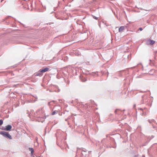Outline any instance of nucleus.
Segmentation results:
<instances>
[{
    "label": "nucleus",
    "instance_id": "f257e3e1",
    "mask_svg": "<svg viewBox=\"0 0 157 157\" xmlns=\"http://www.w3.org/2000/svg\"><path fill=\"white\" fill-rule=\"evenodd\" d=\"M0 133L5 137L8 138L10 139H12L11 136L7 132L5 131H2Z\"/></svg>",
    "mask_w": 157,
    "mask_h": 157
},
{
    "label": "nucleus",
    "instance_id": "f03ea898",
    "mask_svg": "<svg viewBox=\"0 0 157 157\" xmlns=\"http://www.w3.org/2000/svg\"><path fill=\"white\" fill-rule=\"evenodd\" d=\"M155 42V41L151 40H147L146 42V44L148 45H152Z\"/></svg>",
    "mask_w": 157,
    "mask_h": 157
},
{
    "label": "nucleus",
    "instance_id": "7ed1b4c3",
    "mask_svg": "<svg viewBox=\"0 0 157 157\" xmlns=\"http://www.w3.org/2000/svg\"><path fill=\"white\" fill-rule=\"evenodd\" d=\"M11 128L12 126L10 125H8L6 126L4 130L6 131H9L11 129Z\"/></svg>",
    "mask_w": 157,
    "mask_h": 157
},
{
    "label": "nucleus",
    "instance_id": "20e7f679",
    "mask_svg": "<svg viewBox=\"0 0 157 157\" xmlns=\"http://www.w3.org/2000/svg\"><path fill=\"white\" fill-rule=\"evenodd\" d=\"M48 70L49 68H45L43 69L40 70V71L41 72L44 73L47 71Z\"/></svg>",
    "mask_w": 157,
    "mask_h": 157
},
{
    "label": "nucleus",
    "instance_id": "39448f33",
    "mask_svg": "<svg viewBox=\"0 0 157 157\" xmlns=\"http://www.w3.org/2000/svg\"><path fill=\"white\" fill-rule=\"evenodd\" d=\"M124 26H121L119 29V32L120 33L122 32L124 29Z\"/></svg>",
    "mask_w": 157,
    "mask_h": 157
},
{
    "label": "nucleus",
    "instance_id": "423d86ee",
    "mask_svg": "<svg viewBox=\"0 0 157 157\" xmlns=\"http://www.w3.org/2000/svg\"><path fill=\"white\" fill-rule=\"evenodd\" d=\"M29 150L31 152L32 154L34 151L33 149V148H29Z\"/></svg>",
    "mask_w": 157,
    "mask_h": 157
},
{
    "label": "nucleus",
    "instance_id": "0eeeda50",
    "mask_svg": "<svg viewBox=\"0 0 157 157\" xmlns=\"http://www.w3.org/2000/svg\"><path fill=\"white\" fill-rule=\"evenodd\" d=\"M3 121L2 120H0V125H1L3 124Z\"/></svg>",
    "mask_w": 157,
    "mask_h": 157
},
{
    "label": "nucleus",
    "instance_id": "6e6552de",
    "mask_svg": "<svg viewBox=\"0 0 157 157\" xmlns=\"http://www.w3.org/2000/svg\"><path fill=\"white\" fill-rule=\"evenodd\" d=\"M56 113V112L55 111H54L52 113V115H54Z\"/></svg>",
    "mask_w": 157,
    "mask_h": 157
},
{
    "label": "nucleus",
    "instance_id": "1a4fd4ad",
    "mask_svg": "<svg viewBox=\"0 0 157 157\" xmlns=\"http://www.w3.org/2000/svg\"><path fill=\"white\" fill-rule=\"evenodd\" d=\"M139 29L140 31H141L142 30V29H142V28H140Z\"/></svg>",
    "mask_w": 157,
    "mask_h": 157
},
{
    "label": "nucleus",
    "instance_id": "9d476101",
    "mask_svg": "<svg viewBox=\"0 0 157 157\" xmlns=\"http://www.w3.org/2000/svg\"><path fill=\"white\" fill-rule=\"evenodd\" d=\"M94 18L96 20L97 19V18L95 17H94Z\"/></svg>",
    "mask_w": 157,
    "mask_h": 157
}]
</instances>
